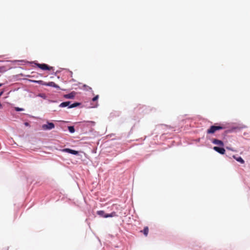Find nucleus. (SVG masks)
<instances>
[{
  "mask_svg": "<svg viewBox=\"0 0 250 250\" xmlns=\"http://www.w3.org/2000/svg\"><path fill=\"white\" fill-rule=\"evenodd\" d=\"M19 89V88H17V89H14V91L18 90Z\"/></svg>",
  "mask_w": 250,
  "mask_h": 250,
  "instance_id": "obj_30",
  "label": "nucleus"
},
{
  "mask_svg": "<svg viewBox=\"0 0 250 250\" xmlns=\"http://www.w3.org/2000/svg\"><path fill=\"white\" fill-rule=\"evenodd\" d=\"M27 77H34V76H31L30 75H27Z\"/></svg>",
  "mask_w": 250,
  "mask_h": 250,
  "instance_id": "obj_29",
  "label": "nucleus"
},
{
  "mask_svg": "<svg viewBox=\"0 0 250 250\" xmlns=\"http://www.w3.org/2000/svg\"><path fill=\"white\" fill-rule=\"evenodd\" d=\"M3 62V61H0V62Z\"/></svg>",
  "mask_w": 250,
  "mask_h": 250,
  "instance_id": "obj_33",
  "label": "nucleus"
},
{
  "mask_svg": "<svg viewBox=\"0 0 250 250\" xmlns=\"http://www.w3.org/2000/svg\"><path fill=\"white\" fill-rule=\"evenodd\" d=\"M76 183H77V185L78 186V182H76Z\"/></svg>",
  "mask_w": 250,
  "mask_h": 250,
  "instance_id": "obj_32",
  "label": "nucleus"
},
{
  "mask_svg": "<svg viewBox=\"0 0 250 250\" xmlns=\"http://www.w3.org/2000/svg\"><path fill=\"white\" fill-rule=\"evenodd\" d=\"M60 72V71L57 70L55 72H53V73H51V74L54 75L55 76H57V75L58 74H59Z\"/></svg>",
  "mask_w": 250,
  "mask_h": 250,
  "instance_id": "obj_20",
  "label": "nucleus"
},
{
  "mask_svg": "<svg viewBox=\"0 0 250 250\" xmlns=\"http://www.w3.org/2000/svg\"><path fill=\"white\" fill-rule=\"evenodd\" d=\"M3 85V83H0V87L2 86Z\"/></svg>",
  "mask_w": 250,
  "mask_h": 250,
  "instance_id": "obj_28",
  "label": "nucleus"
},
{
  "mask_svg": "<svg viewBox=\"0 0 250 250\" xmlns=\"http://www.w3.org/2000/svg\"><path fill=\"white\" fill-rule=\"evenodd\" d=\"M78 106V102H75L74 103H72V102L69 101L63 102L59 105L60 107L63 108L67 107L68 108H72Z\"/></svg>",
  "mask_w": 250,
  "mask_h": 250,
  "instance_id": "obj_2",
  "label": "nucleus"
},
{
  "mask_svg": "<svg viewBox=\"0 0 250 250\" xmlns=\"http://www.w3.org/2000/svg\"><path fill=\"white\" fill-rule=\"evenodd\" d=\"M37 97H41L43 99H46L47 98L46 95L44 93H39L37 95Z\"/></svg>",
  "mask_w": 250,
  "mask_h": 250,
  "instance_id": "obj_18",
  "label": "nucleus"
},
{
  "mask_svg": "<svg viewBox=\"0 0 250 250\" xmlns=\"http://www.w3.org/2000/svg\"><path fill=\"white\" fill-rule=\"evenodd\" d=\"M28 81H29L31 83H38L39 84H41L42 85L47 86L48 83H46L42 80H28Z\"/></svg>",
  "mask_w": 250,
  "mask_h": 250,
  "instance_id": "obj_7",
  "label": "nucleus"
},
{
  "mask_svg": "<svg viewBox=\"0 0 250 250\" xmlns=\"http://www.w3.org/2000/svg\"><path fill=\"white\" fill-rule=\"evenodd\" d=\"M233 157L238 162L241 163V164H244V160L241 157H236L235 156H233Z\"/></svg>",
  "mask_w": 250,
  "mask_h": 250,
  "instance_id": "obj_14",
  "label": "nucleus"
},
{
  "mask_svg": "<svg viewBox=\"0 0 250 250\" xmlns=\"http://www.w3.org/2000/svg\"><path fill=\"white\" fill-rule=\"evenodd\" d=\"M8 70V69H7L6 67V66H0V73H4V72H5Z\"/></svg>",
  "mask_w": 250,
  "mask_h": 250,
  "instance_id": "obj_17",
  "label": "nucleus"
},
{
  "mask_svg": "<svg viewBox=\"0 0 250 250\" xmlns=\"http://www.w3.org/2000/svg\"><path fill=\"white\" fill-rule=\"evenodd\" d=\"M48 86L53 87L58 89H61L60 87L53 82H50L47 83Z\"/></svg>",
  "mask_w": 250,
  "mask_h": 250,
  "instance_id": "obj_10",
  "label": "nucleus"
},
{
  "mask_svg": "<svg viewBox=\"0 0 250 250\" xmlns=\"http://www.w3.org/2000/svg\"><path fill=\"white\" fill-rule=\"evenodd\" d=\"M24 125L25 126H29L30 127V124L27 122H25L24 123Z\"/></svg>",
  "mask_w": 250,
  "mask_h": 250,
  "instance_id": "obj_21",
  "label": "nucleus"
},
{
  "mask_svg": "<svg viewBox=\"0 0 250 250\" xmlns=\"http://www.w3.org/2000/svg\"><path fill=\"white\" fill-rule=\"evenodd\" d=\"M69 75L72 77V72L71 71H68Z\"/></svg>",
  "mask_w": 250,
  "mask_h": 250,
  "instance_id": "obj_25",
  "label": "nucleus"
},
{
  "mask_svg": "<svg viewBox=\"0 0 250 250\" xmlns=\"http://www.w3.org/2000/svg\"><path fill=\"white\" fill-rule=\"evenodd\" d=\"M7 62H10L12 63L16 62H21V64H34V66H36L40 69H42L43 71H50V70H54V67L53 66H50L47 64L42 63H39L37 62L36 61L33 62H29L27 61L24 60H12V61H7Z\"/></svg>",
  "mask_w": 250,
  "mask_h": 250,
  "instance_id": "obj_1",
  "label": "nucleus"
},
{
  "mask_svg": "<svg viewBox=\"0 0 250 250\" xmlns=\"http://www.w3.org/2000/svg\"><path fill=\"white\" fill-rule=\"evenodd\" d=\"M48 102L49 103H57V101L52 100H48Z\"/></svg>",
  "mask_w": 250,
  "mask_h": 250,
  "instance_id": "obj_22",
  "label": "nucleus"
},
{
  "mask_svg": "<svg viewBox=\"0 0 250 250\" xmlns=\"http://www.w3.org/2000/svg\"><path fill=\"white\" fill-rule=\"evenodd\" d=\"M2 108H3L2 105L1 104V103L0 102V109H2Z\"/></svg>",
  "mask_w": 250,
  "mask_h": 250,
  "instance_id": "obj_27",
  "label": "nucleus"
},
{
  "mask_svg": "<svg viewBox=\"0 0 250 250\" xmlns=\"http://www.w3.org/2000/svg\"><path fill=\"white\" fill-rule=\"evenodd\" d=\"M55 127V124L53 123L47 122L46 124H44L42 125V128L44 130H50Z\"/></svg>",
  "mask_w": 250,
  "mask_h": 250,
  "instance_id": "obj_4",
  "label": "nucleus"
},
{
  "mask_svg": "<svg viewBox=\"0 0 250 250\" xmlns=\"http://www.w3.org/2000/svg\"><path fill=\"white\" fill-rule=\"evenodd\" d=\"M75 95L76 92L75 91H72L68 94H64L63 97L66 99H73L75 97Z\"/></svg>",
  "mask_w": 250,
  "mask_h": 250,
  "instance_id": "obj_6",
  "label": "nucleus"
},
{
  "mask_svg": "<svg viewBox=\"0 0 250 250\" xmlns=\"http://www.w3.org/2000/svg\"><path fill=\"white\" fill-rule=\"evenodd\" d=\"M213 149L221 154H224L225 153V149L223 147L214 146Z\"/></svg>",
  "mask_w": 250,
  "mask_h": 250,
  "instance_id": "obj_8",
  "label": "nucleus"
},
{
  "mask_svg": "<svg viewBox=\"0 0 250 250\" xmlns=\"http://www.w3.org/2000/svg\"><path fill=\"white\" fill-rule=\"evenodd\" d=\"M212 143L215 145H217L218 146H224V143L223 141L216 139H213L211 141Z\"/></svg>",
  "mask_w": 250,
  "mask_h": 250,
  "instance_id": "obj_9",
  "label": "nucleus"
},
{
  "mask_svg": "<svg viewBox=\"0 0 250 250\" xmlns=\"http://www.w3.org/2000/svg\"><path fill=\"white\" fill-rule=\"evenodd\" d=\"M15 110L17 112H20L24 111V109L19 107H15Z\"/></svg>",
  "mask_w": 250,
  "mask_h": 250,
  "instance_id": "obj_19",
  "label": "nucleus"
},
{
  "mask_svg": "<svg viewBox=\"0 0 250 250\" xmlns=\"http://www.w3.org/2000/svg\"><path fill=\"white\" fill-rule=\"evenodd\" d=\"M226 148H227V149L230 150H231V151H234L232 148H230V147H226Z\"/></svg>",
  "mask_w": 250,
  "mask_h": 250,
  "instance_id": "obj_26",
  "label": "nucleus"
},
{
  "mask_svg": "<svg viewBox=\"0 0 250 250\" xmlns=\"http://www.w3.org/2000/svg\"><path fill=\"white\" fill-rule=\"evenodd\" d=\"M97 214L100 216L101 217L106 218L104 216L106 215L107 214L105 213L104 210H99L97 211Z\"/></svg>",
  "mask_w": 250,
  "mask_h": 250,
  "instance_id": "obj_12",
  "label": "nucleus"
},
{
  "mask_svg": "<svg viewBox=\"0 0 250 250\" xmlns=\"http://www.w3.org/2000/svg\"><path fill=\"white\" fill-rule=\"evenodd\" d=\"M84 87H85V89L88 90V89H91V88L89 86H86L85 85H83Z\"/></svg>",
  "mask_w": 250,
  "mask_h": 250,
  "instance_id": "obj_24",
  "label": "nucleus"
},
{
  "mask_svg": "<svg viewBox=\"0 0 250 250\" xmlns=\"http://www.w3.org/2000/svg\"><path fill=\"white\" fill-rule=\"evenodd\" d=\"M148 231H149L148 228L147 227H146L144 228V229L143 230L141 231V232H143L144 235L146 236L147 235V234H148Z\"/></svg>",
  "mask_w": 250,
  "mask_h": 250,
  "instance_id": "obj_15",
  "label": "nucleus"
},
{
  "mask_svg": "<svg viewBox=\"0 0 250 250\" xmlns=\"http://www.w3.org/2000/svg\"><path fill=\"white\" fill-rule=\"evenodd\" d=\"M72 81H75L73 79H72Z\"/></svg>",
  "mask_w": 250,
  "mask_h": 250,
  "instance_id": "obj_31",
  "label": "nucleus"
},
{
  "mask_svg": "<svg viewBox=\"0 0 250 250\" xmlns=\"http://www.w3.org/2000/svg\"><path fill=\"white\" fill-rule=\"evenodd\" d=\"M99 98V95H96L95 96L92 100L93 102H96L95 104H93V105L91 106V107H96L98 106V102L97 100Z\"/></svg>",
  "mask_w": 250,
  "mask_h": 250,
  "instance_id": "obj_11",
  "label": "nucleus"
},
{
  "mask_svg": "<svg viewBox=\"0 0 250 250\" xmlns=\"http://www.w3.org/2000/svg\"><path fill=\"white\" fill-rule=\"evenodd\" d=\"M67 201L70 202V204H72L73 205H75V203L74 202L71 201V200L70 199H68Z\"/></svg>",
  "mask_w": 250,
  "mask_h": 250,
  "instance_id": "obj_23",
  "label": "nucleus"
},
{
  "mask_svg": "<svg viewBox=\"0 0 250 250\" xmlns=\"http://www.w3.org/2000/svg\"><path fill=\"white\" fill-rule=\"evenodd\" d=\"M118 215L116 213V212L113 211L110 214H107L106 215L104 216L105 217H117Z\"/></svg>",
  "mask_w": 250,
  "mask_h": 250,
  "instance_id": "obj_13",
  "label": "nucleus"
},
{
  "mask_svg": "<svg viewBox=\"0 0 250 250\" xmlns=\"http://www.w3.org/2000/svg\"><path fill=\"white\" fill-rule=\"evenodd\" d=\"M225 128L224 126H221V125H212L210 127L209 129H208L207 131V133L208 134H213L215 133L216 131L223 129Z\"/></svg>",
  "mask_w": 250,
  "mask_h": 250,
  "instance_id": "obj_3",
  "label": "nucleus"
},
{
  "mask_svg": "<svg viewBox=\"0 0 250 250\" xmlns=\"http://www.w3.org/2000/svg\"><path fill=\"white\" fill-rule=\"evenodd\" d=\"M68 130L70 133H73L75 131V129L74 128V126L73 125L68 126Z\"/></svg>",
  "mask_w": 250,
  "mask_h": 250,
  "instance_id": "obj_16",
  "label": "nucleus"
},
{
  "mask_svg": "<svg viewBox=\"0 0 250 250\" xmlns=\"http://www.w3.org/2000/svg\"><path fill=\"white\" fill-rule=\"evenodd\" d=\"M62 152L71 154L74 155H78V150H73L69 148H63L62 150Z\"/></svg>",
  "mask_w": 250,
  "mask_h": 250,
  "instance_id": "obj_5",
  "label": "nucleus"
}]
</instances>
